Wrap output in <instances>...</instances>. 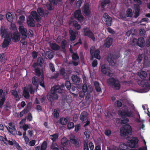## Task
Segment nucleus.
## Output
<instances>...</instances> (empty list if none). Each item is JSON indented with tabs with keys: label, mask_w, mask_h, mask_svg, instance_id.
Masks as SVG:
<instances>
[{
	"label": "nucleus",
	"mask_w": 150,
	"mask_h": 150,
	"mask_svg": "<svg viewBox=\"0 0 150 150\" xmlns=\"http://www.w3.org/2000/svg\"><path fill=\"white\" fill-rule=\"evenodd\" d=\"M27 23L29 27H34L35 26V21L31 15L28 16Z\"/></svg>",
	"instance_id": "nucleus-17"
},
{
	"label": "nucleus",
	"mask_w": 150,
	"mask_h": 150,
	"mask_svg": "<svg viewBox=\"0 0 150 150\" xmlns=\"http://www.w3.org/2000/svg\"><path fill=\"white\" fill-rule=\"evenodd\" d=\"M118 114L122 118L126 117H132L133 116V113L132 111H129L127 108L122 110H119Z\"/></svg>",
	"instance_id": "nucleus-7"
},
{
	"label": "nucleus",
	"mask_w": 150,
	"mask_h": 150,
	"mask_svg": "<svg viewBox=\"0 0 150 150\" xmlns=\"http://www.w3.org/2000/svg\"><path fill=\"white\" fill-rule=\"evenodd\" d=\"M58 135L57 133H55L53 135L50 136V138L52 141L53 142H54L58 139Z\"/></svg>",
	"instance_id": "nucleus-41"
},
{
	"label": "nucleus",
	"mask_w": 150,
	"mask_h": 150,
	"mask_svg": "<svg viewBox=\"0 0 150 150\" xmlns=\"http://www.w3.org/2000/svg\"><path fill=\"white\" fill-rule=\"evenodd\" d=\"M60 74L65 79H67L68 78L67 74L66 73L65 70L63 68H61L59 70Z\"/></svg>",
	"instance_id": "nucleus-28"
},
{
	"label": "nucleus",
	"mask_w": 150,
	"mask_h": 150,
	"mask_svg": "<svg viewBox=\"0 0 150 150\" xmlns=\"http://www.w3.org/2000/svg\"><path fill=\"white\" fill-rule=\"evenodd\" d=\"M37 12L40 16L43 17L45 15L47 16L49 13V12L47 10L44 11L42 7L38 8L37 9Z\"/></svg>",
	"instance_id": "nucleus-16"
},
{
	"label": "nucleus",
	"mask_w": 150,
	"mask_h": 150,
	"mask_svg": "<svg viewBox=\"0 0 150 150\" xmlns=\"http://www.w3.org/2000/svg\"><path fill=\"white\" fill-rule=\"evenodd\" d=\"M46 6L47 9L49 11H52L54 9V7L52 6V5L50 4H46Z\"/></svg>",
	"instance_id": "nucleus-58"
},
{
	"label": "nucleus",
	"mask_w": 150,
	"mask_h": 150,
	"mask_svg": "<svg viewBox=\"0 0 150 150\" xmlns=\"http://www.w3.org/2000/svg\"><path fill=\"white\" fill-rule=\"evenodd\" d=\"M100 52V51L98 50H95L94 52V56L95 58L98 59H100V57L99 55Z\"/></svg>",
	"instance_id": "nucleus-42"
},
{
	"label": "nucleus",
	"mask_w": 150,
	"mask_h": 150,
	"mask_svg": "<svg viewBox=\"0 0 150 150\" xmlns=\"http://www.w3.org/2000/svg\"><path fill=\"white\" fill-rule=\"evenodd\" d=\"M105 134L107 136H110L111 134V131L109 129H106L105 131Z\"/></svg>",
	"instance_id": "nucleus-62"
},
{
	"label": "nucleus",
	"mask_w": 150,
	"mask_h": 150,
	"mask_svg": "<svg viewBox=\"0 0 150 150\" xmlns=\"http://www.w3.org/2000/svg\"><path fill=\"white\" fill-rule=\"evenodd\" d=\"M132 130L131 126L129 124H126L120 129V135L123 137H125L128 135H131L132 134Z\"/></svg>",
	"instance_id": "nucleus-5"
},
{
	"label": "nucleus",
	"mask_w": 150,
	"mask_h": 150,
	"mask_svg": "<svg viewBox=\"0 0 150 150\" xmlns=\"http://www.w3.org/2000/svg\"><path fill=\"white\" fill-rule=\"evenodd\" d=\"M132 42L134 43H136L140 47H142L144 46L145 40L143 37L139 38L138 39L134 38Z\"/></svg>",
	"instance_id": "nucleus-14"
},
{
	"label": "nucleus",
	"mask_w": 150,
	"mask_h": 150,
	"mask_svg": "<svg viewBox=\"0 0 150 150\" xmlns=\"http://www.w3.org/2000/svg\"><path fill=\"white\" fill-rule=\"evenodd\" d=\"M6 17L7 20L9 22H11L13 21V17L11 13H10L8 12L7 13L6 15Z\"/></svg>",
	"instance_id": "nucleus-40"
},
{
	"label": "nucleus",
	"mask_w": 150,
	"mask_h": 150,
	"mask_svg": "<svg viewBox=\"0 0 150 150\" xmlns=\"http://www.w3.org/2000/svg\"><path fill=\"white\" fill-rule=\"evenodd\" d=\"M113 39L112 38L108 37L105 39V42L104 44L107 48H109L112 43Z\"/></svg>",
	"instance_id": "nucleus-25"
},
{
	"label": "nucleus",
	"mask_w": 150,
	"mask_h": 150,
	"mask_svg": "<svg viewBox=\"0 0 150 150\" xmlns=\"http://www.w3.org/2000/svg\"><path fill=\"white\" fill-rule=\"evenodd\" d=\"M147 57H145L144 59V64L146 66H150V62L146 59Z\"/></svg>",
	"instance_id": "nucleus-51"
},
{
	"label": "nucleus",
	"mask_w": 150,
	"mask_h": 150,
	"mask_svg": "<svg viewBox=\"0 0 150 150\" xmlns=\"http://www.w3.org/2000/svg\"><path fill=\"white\" fill-rule=\"evenodd\" d=\"M18 30L21 35L23 37L27 38V30L23 25H20L19 26Z\"/></svg>",
	"instance_id": "nucleus-20"
},
{
	"label": "nucleus",
	"mask_w": 150,
	"mask_h": 150,
	"mask_svg": "<svg viewBox=\"0 0 150 150\" xmlns=\"http://www.w3.org/2000/svg\"><path fill=\"white\" fill-rule=\"evenodd\" d=\"M11 93L14 96V98H16V101H18L20 100V98L16 89L12 90Z\"/></svg>",
	"instance_id": "nucleus-31"
},
{
	"label": "nucleus",
	"mask_w": 150,
	"mask_h": 150,
	"mask_svg": "<svg viewBox=\"0 0 150 150\" xmlns=\"http://www.w3.org/2000/svg\"><path fill=\"white\" fill-rule=\"evenodd\" d=\"M82 91L84 92H86L88 89L87 86L86 84H84L82 87Z\"/></svg>",
	"instance_id": "nucleus-63"
},
{
	"label": "nucleus",
	"mask_w": 150,
	"mask_h": 150,
	"mask_svg": "<svg viewBox=\"0 0 150 150\" xmlns=\"http://www.w3.org/2000/svg\"><path fill=\"white\" fill-rule=\"evenodd\" d=\"M27 38L25 37H23L21 38V40L20 41L21 42L23 45H27V42L25 41V40Z\"/></svg>",
	"instance_id": "nucleus-54"
},
{
	"label": "nucleus",
	"mask_w": 150,
	"mask_h": 150,
	"mask_svg": "<svg viewBox=\"0 0 150 150\" xmlns=\"http://www.w3.org/2000/svg\"><path fill=\"white\" fill-rule=\"evenodd\" d=\"M94 85L95 87V89L98 92H100L101 91V89L99 83L97 81H95L94 83Z\"/></svg>",
	"instance_id": "nucleus-33"
},
{
	"label": "nucleus",
	"mask_w": 150,
	"mask_h": 150,
	"mask_svg": "<svg viewBox=\"0 0 150 150\" xmlns=\"http://www.w3.org/2000/svg\"><path fill=\"white\" fill-rule=\"evenodd\" d=\"M46 54L47 57L49 59H51L53 57V53L51 51H47Z\"/></svg>",
	"instance_id": "nucleus-39"
},
{
	"label": "nucleus",
	"mask_w": 150,
	"mask_h": 150,
	"mask_svg": "<svg viewBox=\"0 0 150 150\" xmlns=\"http://www.w3.org/2000/svg\"><path fill=\"white\" fill-rule=\"evenodd\" d=\"M67 44V42L66 40H63L61 42V48L63 50V51L65 52H66V46Z\"/></svg>",
	"instance_id": "nucleus-36"
},
{
	"label": "nucleus",
	"mask_w": 150,
	"mask_h": 150,
	"mask_svg": "<svg viewBox=\"0 0 150 150\" xmlns=\"http://www.w3.org/2000/svg\"><path fill=\"white\" fill-rule=\"evenodd\" d=\"M73 82L75 84H79L81 80V79L76 75H73L71 77Z\"/></svg>",
	"instance_id": "nucleus-26"
},
{
	"label": "nucleus",
	"mask_w": 150,
	"mask_h": 150,
	"mask_svg": "<svg viewBox=\"0 0 150 150\" xmlns=\"http://www.w3.org/2000/svg\"><path fill=\"white\" fill-rule=\"evenodd\" d=\"M47 145V142L45 141L43 142L42 144L40 149L39 146H37L35 148V150H46Z\"/></svg>",
	"instance_id": "nucleus-22"
},
{
	"label": "nucleus",
	"mask_w": 150,
	"mask_h": 150,
	"mask_svg": "<svg viewBox=\"0 0 150 150\" xmlns=\"http://www.w3.org/2000/svg\"><path fill=\"white\" fill-rule=\"evenodd\" d=\"M65 86L68 90H70L71 88V83L69 81H66L65 83Z\"/></svg>",
	"instance_id": "nucleus-47"
},
{
	"label": "nucleus",
	"mask_w": 150,
	"mask_h": 150,
	"mask_svg": "<svg viewBox=\"0 0 150 150\" xmlns=\"http://www.w3.org/2000/svg\"><path fill=\"white\" fill-rule=\"evenodd\" d=\"M35 72L36 75L38 76H39L41 75V72L40 69L37 67L35 69Z\"/></svg>",
	"instance_id": "nucleus-49"
},
{
	"label": "nucleus",
	"mask_w": 150,
	"mask_h": 150,
	"mask_svg": "<svg viewBox=\"0 0 150 150\" xmlns=\"http://www.w3.org/2000/svg\"><path fill=\"white\" fill-rule=\"evenodd\" d=\"M43 62L44 60L42 58V57H39L38 59L37 63L38 64V66L39 67H41Z\"/></svg>",
	"instance_id": "nucleus-45"
},
{
	"label": "nucleus",
	"mask_w": 150,
	"mask_h": 150,
	"mask_svg": "<svg viewBox=\"0 0 150 150\" xmlns=\"http://www.w3.org/2000/svg\"><path fill=\"white\" fill-rule=\"evenodd\" d=\"M138 75L142 80L138 81V84L143 87L145 90H148L150 89V85L146 79L147 75V72L142 71L138 74Z\"/></svg>",
	"instance_id": "nucleus-2"
},
{
	"label": "nucleus",
	"mask_w": 150,
	"mask_h": 150,
	"mask_svg": "<svg viewBox=\"0 0 150 150\" xmlns=\"http://www.w3.org/2000/svg\"><path fill=\"white\" fill-rule=\"evenodd\" d=\"M140 11V6L138 4H136L135 5L134 12V17L137 18L139 15Z\"/></svg>",
	"instance_id": "nucleus-23"
},
{
	"label": "nucleus",
	"mask_w": 150,
	"mask_h": 150,
	"mask_svg": "<svg viewBox=\"0 0 150 150\" xmlns=\"http://www.w3.org/2000/svg\"><path fill=\"white\" fill-rule=\"evenodd\" d=\"M51 48L53 50L57 51L60 49V47L57 44L55 43H51L50 45Z\"/></svg>",
	"instance_id": "nucleus-30"
},
{
	"label": "nucleus",
	"mask_w": 150,
	"mask_h": 150,
	"mask_svg": "<svg viewBox=\"0 0 150 150\" xmlns=\"http://www.w3.org/2000/svg\"><path fill=\"white\" fill-rule=\"evenodd\" d=\"M60 110L59 108L55 109L53 112V115L54 118L57 119L59 116V112Z\"/></svg>",
	"instance_id": "nucleus-35"
},
{
	"label": "nucleus",
	"mask_w": 150,
	"mask_h": 150,
	"mask_svg": "<svg viewBox=\"0 0 150 150\" xmlns=\"http://www.w3.org/2000/svg\"><path fill=\"white\" fill-rule=\"evenodd\" d=\"M11 32H8L7 29L4 27L1 26L0 29V35L1 36L2 38H4V40L2 43V47L3 48H5V46L6 43L5 41L7 39L8 35H10Z\"/></svg>",
	"instance_id": "nucleus-6"
},
{
	"label": "nucleus",
	"mask_w": 150,
	"mask_h": 150,
	"mask_svg": "<svg viewBox=\"0 0 150 150\" xmlns=\"http://www.w3.org/2000/svg\"><path fill=\"white\" fill-rule=\"evenodd\" d=\"M123 119H122L121 121V123L122 124H125L128 122L129 121V119L127 117H125Z\"/></svg>",
	"instance_id": "nucleus-53"
},
{
	"label": "nucleus",
	"mask_w": 150,
	"mask_h": 150,
	"mask_svg": "<svg viewBox=\"0 0 150 150\" xmlns=\"http://www.w3.org/2000/svg\"><path fill=\"white\" fill-rule=\"evenodd\" d=\"M69 33L70 35V40L71 42L75 40L76 37L78 35L77 31H74L72 29H70L69 31Z\"/></svg>",
	"instance_id": "nucleus-18"
},
{
	"label": "nucleus",
	"mask_w": 150,
	"mask_h": 150,
	"mask_svg": "<svg viewBox=\"0 0 150 150\" xmlns=\"http://www.w3.org/2000/svg\"><path fill=\"white\" fill-rule=\"evenodd\" d=\"M103 17L106 25L109 26H111L112 22V18L107 13H105L103 15Z\"/></svg>",
	"instance_id": "nucleus-15"
},
{
	"label": "nucleus",
	"mask_w": 150,
	"mask_h": 150,
	"mask_svg": "<svg viewBox=\"0 0 150 150\" xmlns=\"http://www.w3.org/2000/svg\"><path fill=\"white\" fill-rule=\"evenodd\" d=\"M29 110L28 109H24L20 113V116L22 117L23 116V115L26 113H27L28 112Z\"/></svg>",
	"instance_id": "nucleus-48"
},
{
	"label": "nucleus",
	"mask_w": 150,
	"mask_h": 150,
	"mask_svg": "<svg viewBox=\"0 0 150 150\" xmlns=\"http://www.w3.org/2000/svg\"><path fill=\"white\" fill-rule=\"evenodd\" d=\"M7 40H6V43L5 48L8 46L9 43L11 42L12 39L13 41L16 42L19 41L20 39V34L18 32H15L13 33H11L10 35L7 36Z\"/></svg>",
	"instance_id": "nucleus-3"
},
{
	"label": "nucleus",
	"mask_w": 150,
	"mask_h": 150,
	"mask_svg": "<svg viewBox=\"0 0 150 150\" xmlns=\"http://www.w3.org/2000/svg\"><path fill=\"white\" fill-rule=\"evenodd\" d=\"M71 142L74 144L76 147L79 146V143L77 139H75L74 138L70 139Z\"/></svg>",
	"instance_id": "nucleus-32"
},
{
	"label": "nucleus",
	"mask_w": 150,
	"mask_h": 150,
	"mask_svg": "<svg viewBox=\"0 0 150 150\" xmlns=\"http://www.w3.org/2000/svg\"><path fill=\"white\" fill-rule=\"evenodd\" d=\"M74 16L75 19L80 22L83 21L84 19V17L82 15L80 9L75 11L74 13Z\"/></svg>",
	"instance_id": "nucleus-13"
},
{
	"label": "nucleus",
	"mask_w": 150,
	"mask_h": 150,
	"mask_svg": "<svg viewBox=\"0 0 150 150\" xmlns=\"http://www.w3.org/2000/svg\"><path fill=\"white\" fill-rule=\"evenodd\" d=\"M120 55L119 53L117 54L111 53L110 54L108 55L107 56V60L109 64L111 65H114L115 64V61L119 57Z\"/></svg>",
	"instance_id": "nucleus-10"
},
{
	"label": "nucleus",
	"mask_w": 150,
	"mask_h": 150,
	"mask_svg": "<svg viewBox=\"0 0 150 150\" xmlns=\"http://www.w3.org/2000/svg\"><path fill=\"white\" fill-rule=\"evenodd\" d=\"M82 32L83 36H87L93 41H95V35L89 28L87 27L83 28L82 29Z\"/></svg>",
	"instance_id": "nucleus-9"
},
{
	"label": "nucleus",
	"mask_w": 150,
	"mask_h": 150,
	"mask_svg": "<svg viewBox=\"0 0 150 150\" xmlns=\"http://www.w3.org/2000/svg\"><path fill=\"white\" fill-rule=\"evenodd\" d=\"M119 148L121 150H126L127 148V146L125 144H122L120 145Z\"/></svg>",
	"instance_id": "nucleus-50"
},
{
	"label": "nucleus",
	"mask_w": 150,
	"mask_h": 150,
	"mask_svg": "<svg viewBox=\"0 0 150 150\" xmlns=\"http://www.w3.org/2000/svg\"><path fill=\"white\" fill-rule=\"evenodd\" d=\"M139 140L137 137H133L132 139L128 141V146L131 148L136 147L138 144Z\"/></svg>",
	"instance_id": "nucleus-12"
},
{
	"label": "nucleus",
	"mask_w": 150,
	"mask_h": 150,
	"mask_svg": "<svg viewBox=\"0 0 150 150\" xmlns=\"http://www.w3.org/2000/svg\"><path fill=\"white\" fill-rule=\"evenodd\" d=\"M88 113L86 111L82 112L80 116V119L83 123H86L83 125V127L86 128V127L89 125L90 122L88 117Z\"/></svg>",
	"instance_id": "nucleus-8"
},
{
	"label": "nucleus",
	"mask_w": 150,
	"mask_h": 150,
	"mask_svg": "<svg viewBox=\"0 0 150 150\" xmlns=\"http://www.w3.org/2000/svg\"><path fill=\"white\" fill-rule=\"evenodd\" d=\"M107 82L109 85L115 90H119L121 86L119 81L116 78H110L108 79Z\"/></svg>",
	"instance_id": "nucleus-4"
},
{
	"label": "nucleus",
	"mask_w": 150,
	"mask_h": 150,
	"mask_svg": "<svg viewBox=\"0 0 150 150\" xmlns=\"http://www.w3.org/2000/svg\"><path fill=\"white\" fill-rule=\"evenodd\" d=\"M14 146L18 150H22V148L19 145V144L16 141L14 143Z\"/></svg>",
	"instance_id": "nucleus-56"
},
{
	"label": "nucleus",
	"mask_w": 150,
	"mask_h": 150,
	"mask_svg": "<svg viewBox=\"0 0 150 150\" xmlns=\"http://www.w3.org/2000/svg\"><path fill=\"white\" fill-rule=\"evenodd\" d=\"M74 126V124L73 122H70L67 125L68 128L69 129L73 128Z\"/></svg>",
	"instance_id": "nucleus-55"
},
{
	"label": "nucleus",
	"mask_w": 150,
	"mask_h": 150,
	"mask_svg": "<svg viewBox=\"0 0 150 150\" xmlns=\"http://www.w3.org/2000/svg\"><path fill=\"white\" fill-rule=\"evenodd\" d=\"M83 12L85 16H88L90 14L91 11L89 9V6L88 3H86L84 5Z\"/></svg>",
	"instance_id": "nucleus-21"
},
{
	"label": "nucleus",
	"mask_w": 150,
	"mask_h": 150,
	"mask_svg": "<svg viewBox=\"0 0 150 150\" xmlns=\"http://www.w3.org/2000/svg\"><path fill=\"white\" fill-rule=\"evenodd\" d=\"M8 125L10 127H8L6 126L8 131L11 134H13V132L16 130L15 125H13L12 122L9 123Z\"/></svg>",
	"instance_id": "nucleus-24"
},
{
	"label": "nucleus",
	"mask_w": 150,
	"mask_h": 150,
	"mask_svg": "<svg viewBox=\"0 0 150 150\" xmlns=\"http://www.w3.org/2000/svg\"><path fill=\"white\" fill-rule=\"evenodd\" d=\"M100 71L102 73L109 76H113L110 68L105 64H103L101 66Z\"/></svg>",
	"instance_id": "nucleus-11"
},
{
	"label": "nucleus",
	"mask_w": 150,
	"mask_h": 150,
	"mask_svg": "<svg viewBox=\"0 0 150 150\" xmlns=\"http://www.w3.org/2000/svg\"><path fill=\"white\" fill-rule=\"evenodd\" d=\"M73 25L74 28L77 30H79L81 28V25L79 24L77 21H73Z\"/></svg>",
	"instance_id": "nucleus-38"
},
{
	"label": "nucleus",
	"mask_w": 150,
	"mask_h": 150,
	"mask_svg": "<svg viewBox=\"0 0 150 150\" xmlns=\"http://www.w3.org/2000/svg\"><path fill=\"white\" fill-rule=\"evenodd\" d=\"M58 145L56 143H52L50 146V148L52 150L55 149H58Z\"/></svg>",
	"instance_id": "nucleus-57"
},
{
	"label": "nucleus",
	"mask_w": 150,
	"mask_h": 150,
	"mask_svg": "<svg viewBox=\"0 0 150 150\" xmlns=\"http://www.w3.org/2000/svg\"><path fill=\"white\" fill-rule=\"evenodd\" d=\"M49 66L50 70L52 72H54L55 71V69L53 64L52 63H50L49 64Z\"/></svg>",
	"instance_id": "nucleus-59"
},
{
	"label": "nucleus",
	"mask_w": 150,
	"mask_h": 150,
	"mask_svg": "<svg viewBox=\"0 0 150 150\" xmlns=\"http://www.w3.org/2000/svg\"><path fill=\"white\" fill-rule=\"evenodd\" d=\"M40 85L43 87L44 88L45 87L44 82V77L43 76H41L40 77Z\"/></svg>",
	"instance_id": "nucleus-43"
},
{
	"label": "nucleus",
	"mask_w": 150,
	"mask_h": 150,
	"mask_svg": "<svg viewBox=\"0 0 150 150\" xmlns=\"http://www.w3.org/2000/svg\"><path fill=\"white\" fill-rule=\"evenodd\" d=\"M92 92V91L90 92H88L87 93L86 96H85V99L87 100L89 99L91 97V93Z\"/></svg>",
	"instance_id": "nucleus-60"
},
{
	"label": "nucleus",
	"mask_w": 150,
	"mask_h": 150,
	"mask_svg": "<svg viewBox=\"0 0 150 150\" xmlns=\"http://www.w3.org/2000/svg\"><path fill=\"white\" fill-rule=\"evenodd\" d=\"M61 143L63 146H68L70 145L69 140L66 138H63L61 140Z\"/></svg>",
	"instance_id": "nucleus-27"
},
{
	"label": "nucleus",
	"mask_w": 150,
	"mask_h": 150,
	"mask_svg": "<svg viewBox=\"0 0 150 150\" xmlns=\"http://www.w3.org/2000/svg\"><path fill=\"white\" fill-rule=\"evenodd\" d=\"M31 16L37 22L39 23L41 19V18L35 11H33L31 12Z\"/></svg>",
	"instance_id": "nucleus-19"
},
{
	"label": "nucleus",
	"mask_w": 150,
	"mask_h": 150,
	"mask_svg": "<svg viewBox=\"0 0 150 150\" xmlns=\"http://www.w3.org/2000/svg\"><path fill=\"white\" fill-rule=\"evenodd\" d=\"M23 95L24 97L26 99L29 98L30 97L29 90L28 88L26 87L24 88Z\"/></svg>",
	"instance_id": "nucleus-29"
},
{
	"label": "nucleus",
	"mask_w": 150,
	"mask_h": 150,
	"mask_svg": "<svg viewBox=\"0 0 150 150\" xmlns=\"http://www.w3.org/2000/svg\"><path fill=\"white\" fill-rule=\"evenodd\" d=\"M72 59L74 61L79 60V57L77 53H74L71 56Z\"/></svg>",
	"instance_id": "nucleus-46"
},
{
	"label": "nucleus",
	"mask_w": 150,
	"mask_h": 150,
	"mask_svg": "<svg viewBox=\"0 0 150 150\" xmlns=\"http://www.w3.org/2000/svg\"><path fill=\"white\" fill-rule=\"evenodd\" d=\"M64 87V85L62 84L61 86L56 85L52 87L51 90V93L47 95V97L50 101L57 100L58 98V96L56 93H61L63 92L64 90L63 88Z\"/></svg>",
	"instance_id": "nucleus-1"
},
{
	"label": "nucleus",
	"mask_w": 150,
	"mask_h": 150,
	"mask_svg": "<svg viewBox=\"0 0 150 150\" xmlns=\"http://www.w3.org/2000/svg\"><path fill=\"white\" fill-rule=\"evenodd\" d=\"M68 122V119L64 117H61L59 120V122L61 125H64L67 124Z\"/></svg>",
	"instance_id": "nucleus-37"
},
{
	"label": "nucleus",
	"mask_w": 150,
	"mask_h": 150,
	"mask_svg": "<svg viewBox=\"0 0 150 150\" xmlns=\"http://www.w3.org/2000/svg\"><path fill=\"white\" fill-rule=\"evenodd\" d=\"M38 78L36 76H34L32 79V83L33 85L36 87L38 86Z\"/></svg>",
	"instance_id": "nucleus-34"
},
{
	"label": "nucleus",
	"mask_w": 150,
	"mask_h": 150,
	"mask_svg": "<svg viewBox=\"0 0 150 150\" xmlns=\"http://www.w3.org/2000/svg\"><path fill=\"white\" fill-rule=\"evenodd\" d=\"M126 15L127 17H131L132 16V11L130 8H128L127 11Z\"/></svg>",
	"instance_id": "nucleus-44"
},
{
	"label": "nucleus",
	"mask_w": 150,
	"mask_h": 150,
	"mask_svg": "<svg viewBox=\"0 0 150 150\" xmlns=\"http://www.w3.org/2000/svg\"><path fill=\"white\" fill-rule=\"evenodd\" d=\"M6 99L5 96H3L2 98L0 99V108H2V106L4 104Z\"/></svg>",
	"instance_id": "nucleus-52"
},
{
	"label": "nucleus",
	"mask_w": 150,
	"mask_h": 150,
	"mask_svg": "<svg viewBox=\"0 0 150 150\" xmlns=\"http://www.w3.org/2000/svg\"><path fill=\"white\" fill-rule=\"evenodd\" d=\"M88 144V142H85L83 144L84 150H89Z\"/></svg>",
	"instance_id": "nucleus-61"
},
{
	"label": "nucleus",
	"mask_w": 150,
	"mask_h": 150,
	"mask_svg": "<svg viewBox=\"0 0 150 150\" xmlns=\"http://www.w3.org/2000/svg\"><path fill=\"white\" fill-rule=\"evenodd\" d=\"M50 4L52 5H56L57 4V0H49Z\"/></svg>",
	"instance_id": "nucleus-64"
}]
</instances>
